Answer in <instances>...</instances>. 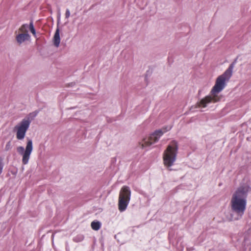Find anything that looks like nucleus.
Segmentation results:
<instances>
[{"instance_id": "9d476101", "label": "nucleus", "mask_w": 251, "mask_h": 251, "mask_svg": "<svg viewBox=\"0 0 251 251\" xmlns=\"http://www.w3.org/2000/svg\"><path fill=\"white\" fill-rule=\"evenodd\" d=\"M101 223L98 221H94L91 224L92 228L94 230H98L101 227Z\"/></svg>"}, {"instance_id": "7ed1b4c3", "label": "nucleus", "mask_w": 251, "mask_h": 251, "mask_svg": "<svg viewBox=\"0 0 251 251\" xmlns=\"http://www.w3.org/2000/svg\"><path fill=\"white\" fill-rule=\"evenodd\" d=\"M178 146L176 141H173L164 151L163 154V164L168 170H173L171 167L176 160Z\"/></svg>"}, {"instance_id": "f257e3e1", "label": "nucleus", "mask_w": 251, "mask_h": 251, "mask_svg": "<svg viewBox=\"0 0 251 251\" xmlns=\"http://www.w3.org/2000/svg\"><path fill=\"white\" fill-rule=\"evenodd\" d=\"M251 188L247 184L240 186L233 194L231 200V209L233 212L232 218L234 220L242 218L247 205L246 198Z\"/></svg>"}, {"instance_id": "2eb2a0df", "label": "nucleus", "mask_w": 251, "mask_h": 251, "mask_svg": "<svg viewBox=\"0 0 251 251\" xmlns=\"http://www.w3.org/2000/svg\"><path fill=\"white\" fill-rule=\"evenodd\" d=\"M11 149V142L10 141L7 142L5 147V151H8Z\"/></svg>"}, {"instance_id": "f3484780", "label": "nucleus", "mask_w": 251, "mask_h": 251, "mask_svg": "<svg viewBox=\"0 0 251 251\" xmlns=\"http://www.w3.org/2000/svg\"><path fill=\"white\" fill-rule=\"evenodd\" d=\"M3 168V164L0 162V174L1 173Z\"/></svg>"}, {"instance_id": "423d86ee", "label": "nucleus", "mask_w": 251, "mask_h": 251, "mask_svg": "<svg viewBox=\"0 0 251 251\" xmlns=\"http://www.w3.org/2000/svg\"><path fill=\"white\" fill-rule=\"evenodd\" d=\"M32 150V141L30 139H28L25 150L22 146H19L17 148V152L20 154L23 155L22 163L23 164L25 165L28 163Z\"/></svg>"}, {"instance_id": "4468645a", "label": "nucleus", "mask_w": 251, "mask_h": 251, "mask_svg": "<svg viewBox=\"0 0 251 251\" xmlns=\"http://www.w3.org/2000/svg\"><path fill=\"white\" fill-rule=\"evenodd\" d=\"M28 27H29V30H30L31 32L33 34L35 35L36 34V31H35V29L34 27V25H33L32 21L30 22Z\"/></svg>"}, {"instance_id": "f03ea898", "label": "nucleus", "mask_w": 251, "mask_h": 251, "mask_svg": "<svg viewBox=\"0 0 251 251\" xmlns=\"http://www.w3.org/2000/svg\"><path fill=\"white\" fill-rule=\"evenodd\" d=\"M232 75L225 71L216 79L215 84L212 88L210 95L201 99L197 104L199 107H206L208 104L213 102H216L220 100L217 94L221 92L226 87V83L229 80Z\"/></svg>"}, {"instance_id": "20e7f679", "label": "nucleus", "mask_w": 251, "mask_h": 251, "mask_svg": "<svg viewBox=\"0 0 251 251\" xmlns=\"http://www.w3.org/2000/svg\"><path fill=\"white\" fill-rule=\"evenodd\" d=\"M38 112V111H35L30 113L26 118L23 119L14 127V130L17 131L16 138L18 140H22L24 139L31 121L37 115Z\"/></svg>"}, {"instance_id": "f8f14e48", "label": "nucleus", "mask_w": 251, "mask_h": 251, "mask_svg": "<svg viewBox=\"0 0 251 251\" xmlns=\"http://www.w3.org/2000/svg\"><path fill=\"white\" fill-rule=\"evenodd\" d=\"M84 236L82 234H78L73 238V241L75 242H80L84 240Z\"/></svg>"}, {"instance_id": "0eeeda50", "label": "nucleus", "mask_w": 251, "mask_h": 251, "mask_svg": "<svg viewBox=\"0 0 251 251\" xmlns=\"http://www.w3.org/2000/svg\"><path fill=\"white\" fill-rule=\"evenodd\" d=\"M171 128V127L170 126L168 128L166 127L165 128H163V131L162 129H158L155 131L150 135L149 141H145L144 143L141 144L142 148H144L145 147L150 146L152 144L158 142L163 133L168 130H170Z\"/></svg>"}, {"instance_id": "9b49d317", "label": "nucleus", "mask_w": 251, "mask_h": 251, "mask_svg": "<svg viewBox=\"0 0 251 251\" xmlns=\"http://www.w3.org/2000/svg\"><path fill=\"white\" fill-rule=\"evenodd\" d=\"M237 58L234 59L232 63L229 66L228 68L225 71L231 75H232L233 68L237 63Z\"/></svg>"}, {"instance_id": "ddd939ff", "label": "nucleus", "mask_w": 251, "mask_h": 251, "mask_svg": "<svg viewBox=\"0 0 251 251\" xmlns=\"http://www.w3.org/2000/svg\"><path fill=\"white\" fill-rule=\"evenodd\" d=\"M28 28H29V27L27 24H24L21 26L19 30L20 31L24 33H28Z\"/></svg>"}, {"instance_id": "6e6552de", "label": "nucleus", "mask_w": 251, "mask_h": 251, "mask_svg": "<svg viewBox=\"0 0 251 251\" xmlns=\"http://www.w3.org/2000/svg\"><path fill=\"white\" fill-rule=\"evenodd\" d=\"M16 38L17 42L21 44L25 41L29 40L30 36L28 33H23L17 35Z\"/></svg>"}, {"instance_id": "1a4fd4ad", "label": "nucleus", "mask_w": 251, "mask_h": 251, "mask_svg": "<svg viewBox=\"0 0 251 251\" xmlns=\"http://www.w3.org/2000/svg\"><path fill=\"white\" fill-rule=\"evenodd\" d=\"M54 45L55 47H58L60 43V38L59 35V29L57 27L56 29L53 37Z\"/></svg>"}, {"instance_id": "dca6fc26", "label": "nucleus", "mask_w": 251, "mask_h": 251, "mask_svg": "<svg viewBox=\"0 0 251 251\" xmlns=\"http://www.w3.org/2000/svg\"><path fill=\"white\" fill-rule=\"evenodd\" d=\"M70 16V10L68 9H66V13H65V18L68 19L69 18Z\"/></svg>"}, {"instance_id": "39448f33", "label": "nucleus", "mask_w": 251, "mask_h": 251, "mask_svg": "<svg viewBox=\"0 0 251 251\" xmlns=\"http://www.w3.org/2000/svg\"><path fill=\"white\" fill-rule=\"evenodd\" d=\"M131 191L127 186L122 187L119 196L118 208L120 212L126 210L130 201Z\"/></svg>"}]
</instances>
